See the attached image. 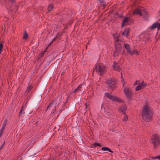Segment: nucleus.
Returning <instances> with one entry per match:
<instances>
[{"mask_svg":"<svg viewBox=\"0 0 160 160\" xmlns=\"http://www.w3.org/2000/svg\"><path fill=\"white\" fill-rule=\"evenodd\" d=\"M134 54H135L137 55H138V51L136 49H134L132 50L131 51L129 54L131 55H132Z\"/></svg>","mask_w":160,"mask_h":160,"instance_id":"19","label":"nucleus"},{"mask_svg":"<svg viewBox=\"0 0 160 160\" xmlns=\"http://www.w3.org/2000/svg\"><path fill=\"white\" fill-rule=\"evenodd\" d=\"M124 47L127 50V52L129 54V53L131 50L130 48V47L129 45L127 44H124Z\"/></svg>","mask_w":160,"mask_h":160,"instance_id":"18","label":"nucleus"},{"mask_svg":"<svg viewBox=\"0 0 160 160\" xmlns=\"http://www.w3.org/2000/svg\"><path fill=\"white\" fill-rule=\"evenodd\" d=\"M156 28H157L158 29L160 28V24L159 23L155 22L150 27L151 29H154Z\"/></svg>","mask_w":160,"mask_h":160,"instance_id":"10","label":"nucleus"},{"mask_svg":"<svg viewBox=\"0 0 160 160\" xmlns=\"http://www.w3.org/2000/svg\"><path fill=\"white\" fill-rule=\"evenodd\" d=\"M93 146H100V144L98 143H94L93 144Z\"/></svg>","mask_w":160,"mask_h":160,"instance_id":"29","label":"nucleus"},{"mask_svg":"<svg viewBox=\"0 0 160 160\" xmlns=\"http://www.w3.org/2000/svg\"><path fill=\"white\" fill-rule=\"evenodd\" d=\"M113 67V69L117 71H120L121 69L118 63L115 62H114Z\"/></svg>","mask_w":160,"mask_h":160,"instance_id":"11","label":"nucleus"},{"mask_svg":"<svg viewBox=\"0 0 160 160\" xmlns=\"http://www.w3.org/2000/svg\"><path fill=\"white\" fill-rule=\"evenodd\" d=\"M128 120V116L124 114V117L123 119H122V121L124 122H126Z\"/></svg>","mask_w":160,"mask_h":160,"instance_id":"21","label":"nucleus"},{"mask_svg":"<svg viewBox=\"0 0 160 160\" xmlns=\"http://www.w3.org/2000/svg\"><path fill=\"white\" fill-rule=\"evenodd\" d=\"M8 122V119H6L4 120L3 122V123L2 125V128L0 129V133L2 134L5 129V127L7 125Z\"/></svg>","mask_w":160,"mask_h":160,"instance_id":"12","label":"nucleus"},{"mask_svg":"<svg viewBox=\"0 0 160 160\" xmlns=\"http://www.w3.org/2000/svg\"><path fill=\"white\" fill-rule=\"evenodd\" d=\"M128 18L127 17L125 18L123 21L121 26L123 27L127 25L128 24Z\"/></svg>","mask_w":160,"mask_h":160,"instance_id":"16","label":"nucleus"},{"mask_svg":"<svg viewBox=\"0 0 160 160\" xmlns=\"http://www.w3.org/2000/svg\"><path fill=\"white\" fill-rule=\"evenodd\" d=\"M98 0L99 1H101V0Z\"/></svg>","mask_w":160,"mask_h":160,"instance_id":"35","label":"nucleus"},{"mask_svg":"<svg viewBox=\"0 0 160 160\" xmlns=\"http://www.w3.org/2000/svg\"><path fill=\"white\" fill-rule=\"evenodd\" d=\"M123 92L126 97L129 99H130L132 96L133 95L132 91L130 87L128 86L124 87Z\"/></svg>","mask_w":160,"mask_h":160,"instance_id":"4","label":"nucleus"},{"mask_svg":"<svg viewBox=\"0 0 160 160\" xmlns=\"http://www.w3.org/2000/svg\"><path fill=\"white\" fill-rule=\"evenodd\" d=\"M130 29L129 28L125 29L124 31L123 32L122 34V35H125L127 37H128V34Z\"/></svg>","mask_w":160,"mask_h":160,"instance_id":"17","label":"nucleus"},{"mask_svg":"<svg viewBox=\"0 0 160 160\" xmlns=\"http://www.w3.org/2000/svg\"><path fill=\"white\" fill-rule=\"evenodd\" d=\"M138 84V81H136L134 83V85H136Z\"/></svg>","mask_w":160,"mask_h":160,"instance_id":"33","label":"nucleus"},{"mask_svg":"<svg viewBox=\"0 0 160 160\" xmlns=\"http://www.w3.org/2000/svg\"><path fill=\"white\" fill-rule=\"evenodd\" d=\"M151 142L153 144L154 147L159 146L160 143V139L159 136L157 134L153 135L151 138Z\"/></svg>","mask_w":160,"mask_h":160,"instance_id":"5","label":"nucleus"},{"mask_svg":"<svg viewBox=\"0 0 160 160\" xmlns=\"http://www.w3.org/2000/svg\"><path fill=\"white\" fill-rule=\"evenodd\" d=\"M108 87L110 88H114L115 86V82L114 80L111 79L107 82Z\"/></svg>","mask_w":160,"mask_h":160,"instance_id":"9","label":"nucleus"},{"mask_svg":"<svg viewBox=\"0 0 160 160\" xmlns=\"http://www.w3.org/2000/svg\"><path fill=\"white\" fill-rule=\"evenodd\" d=\"M155 159L154 158V157H152L149 159V160H154Z\"/></svg>","mask_w":160,"mask_h":160,"instance_id":"32","label":"nucleus"},{"mask_svg":"<svg viewBox=\"0 0 160 160\" xmlns=\"http://www.w3.org/2000/svg\"><path fill=\"white\" fill-rule=\"evenodd\" d=\"M145 10L143 8H141L140 9L137 8L133 12L132 14L134 15L136 14L140 16H142Z\"/></svg>","mask_w":160,"mask_h":160,"instance_id":"6","label":"nucleus"},{"mask_svg":"<svg viewBox=\"0 0 160 160\" xmlns=\"http://www.w3.org/2000/svg\"><path fill=\"white\" fill-rule=\"evenodd\" d=\"M46 50H45L43 52L41 53L40 54V56L41 57H42L44 56V54H45V52H46Z\"/></svg>","mask_w":160,"mask_h":160,"instance_id":"30","label":"nucleus"},{"mask_svg":"<svg viewBox=\"0 0 160 160\" xmlns=\"http://www.w3.org/2000/svg\"><path fill=\"white\" fill-rule=\"evenodd\" d=\"M116 50L113 53V55L114 56H118L120 53L121 51V49L116 48Z\"/></svg>","mask_w":160,"mask_h":160,"instance_id":"14","label":"nucleus"},{"mask_svg":"<svg viewBox=\"0 0 160 160\" xmlns=\"http://www.w3.org/2000/svg\"><path fill=\"white\" fill-rule=\"evenodd\" d=\"M28 37V35L26 33V32H25L24 34V35L23 36V38L24 39H27Z\"/></svg>","mask_w":160,"mask_h":160,"instance_id":"26","label":"nucleus"},{"mask_svg":"<svg viewBox=\"0 0 160 160\" xmlns=\"http://www.w3.org/2000/svg\"><path fill=\"white\" fill-rule=\"evenodd\" d=\"M115 35H114V37H115Z\"/></svg>","mask_w":160,"mask_h":160,"instance_id":"34","label":"nucleus"},{"mask_svg":"<svg viewBox=\"0 0 160 160\" xmlns=\"http://www.w3.org/2000/svg\"><path fill=\"white\" fill-rule=\"evenodd\" d=\"M57 104L58 103L56 102V101L55 100H54L50 104L47 108V109H48L49 108H50V107L52 106H53V107L55 108Z\"/></svg>","mask_w":160,"mask_h":160,"instance_id":"15","label":"nucleus"},{"mask_svg":"<svg viewBox=\"0 0 160 160\" xmlns=\"http://www.w3.org/2000/svg\"><path fill=\"white\" fill-rule=\"evenodd\" d=\"M126 110V107L125 105H123L120 107L119 111V112H124Z\"/></svg>","mask_w":160,"mask_h":160,"instance_id":"13","label":"nucleus"},{"mask_svg":"<svg viewBox=\"0 0 160 160\" xmlns=\"http://www.w3.org/2000/svg\"><path fill=\"white\" fill-rule=\"evenodd\" d=\"M32 88V87L31 86H28L26 90V92L28 93V92Z\"/></svg>","mask_w":160,"mask_h":160,"instance_id":"24","label":"nucleus"},{"mask_svg":"<svg viewBox=\"0 0 160 160\" xmlns=\"http://www.w3.org/2000/svg\"><path fill=\"white\" fill-rule=\"evenodd\" d=\"M81 88V85H79L78 87L77 88H76L73 92V93H75L76 92H77L79 90L80 88Z\"/></svg>","mask_w":160,"mask_h":160,"instance_id":"22","label":"nucleus"},{"mask_svg":"<svg viewBox=\"0 0 160 160\" xmlns=\"http://www.w3.org/2000/svg\"><path fill=\"white\" fill-rule=\"evenodd\" d=\"M115 46L116 48L121 49V44L122 42L121 40L118 38H116L115 39Z\"/></svg>","mask_w":160,"mask_h":160,"instance_id":"8","label":"nucleus"},{"mask_svg":"<svg viewBox=\"0 0 160 160\" xmlns=\"http://www.w3.org/2000/svg\"><path fill=\"white\" fill-rule=\"evenodd\" d=\"M142 115L143 119L146 122H149L151 120L152 113V109L149 105L144 106Z\"/></svg>","mask_w":160,"mask_h":160,"instance_id":"1","label":"nucleus"},{"mask_svg":"<svg viewBox=\"0 0 160 160\" xmlns=\"http://www.w3.org/2000/svg\"><path fill=\"white\" fill-rule=\"evenodd\" d=\"M3 47V44L1 42L0 44V53L1 52L2 49Z\"/></svg>","mask_w":160,"mask_h":160,"instance_id":"25","label":"nucleus"},{"mask_svg":"<svg viewBox=\"0 0 160 160\" xmlns=\"http://www.w3.org/2000/svg\"><path fill=\"white\" fill-rule=\"evenodd\" d=\"M147 85L146 83L144 82L143 81H142L138 86H137L135 90L136 91H138L144 88Z\"/></svg>","mask_w":160,"mask_h":160,"instance_id":"7","label":"nucleus"},{"mask_svg":"<svg viewBox=\"0 0 160 160\" xmlns=\"http://www.w3.org/2000/svg\"><path fill=\"white\" fill-rule=\"evenodd\" d=\"M102 150L103 151H108L110 152H113L109 148L107 147H103L102 148Z\"/></svg>","mask_w":160,"mask_h":160,"instance_id":"20","label":"nucleus"},{"mask_svg":"<svg viewBox=\"0 0 160 160\" xmlns=\"http://www.w3.org/2000/svg\"><path fill=\"white\" fill-rule=\"evenodd\" d=\"M154 159H158L159 160H160V155L157 157H154Z\"/></svg>","mask_w":160,"mask_h":160,"instance_id":"31","label":"nucleus"},{"mask_svg":"<svg viewBox=\"0 0 160 160\" xmlns=\"http://www.w3.org/2000/svg\"><path fill=\"white\" fill-rule=\"evenodd\" d=\"M121 77L122 78V83H123V87L124 86V85L125 84V83L124 82V79L122 78V73H121Z\"/></svg>","mask_w":160,"mask_h":160,"instance_id":"28","label":"nucleus"},{"mask_svg":"<svg viewBox=\"0 0 160 160\" xmlns=\"http://www.w3.org/2000/svg\"><path fill=\"white\" fill-rule=\"evenodd\" d=\"M104 96L112 101H116L119 103L122 102V100H121L118 97L112 95L110 93L108 92L105 93Z\"/></svg>","mask_w":160,"mask_h":160,"instance_id":"3","label":"nucleus"},{"mask_svg":"<svg viewBox=\"0 0 160 160\" xmlns=\"http://www.w3.org/2000/svg\"><path fill=\"white\" fill-rule=\"evenodd\" d=\"M53 8V6L52 5H49L48 7V11H51Z\"/></svg>","mask_w":160,"mask_h":160,"instance_id":"23","label":"nucleus"},{"mask_svg":"<svg viewBox=\"0 0 160 160\" xmlns=\"http://www.w3.org/2000/svg\"><path fill=\"white\" fill-rule=\"evenodd\" d=\"M95 71L100 75H102L105 72V67L102 63H98L96 65Z\"/></svg>","mask_w":160,"mask_h":160,"instance_id":"2","label":"nucleus"},{"mask_svg":"<svg viewBox=\"0 0 160 160\" xmlns=\"http://www.w3.org/2000/svg\"><path fill=\"white\" fill-rule=\"evenodd\" d=\"M25 108L23 106L22 107V109H21V110L20 111V115L22 113L23 111H24L25 110Z\"/></svg>","mask_w":160,"mask_h":160,"instance_id":"27","label":"nucleus"}]
</instances>
